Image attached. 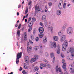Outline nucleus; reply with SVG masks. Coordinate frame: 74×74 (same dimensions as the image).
Instances as JSON below:
<instances>
[{
  "instance_id": "nucleus-56",
  "label": "nucleus",
  "mask_w": 74,
  "mask_h": 74,
  "mask_svg": "<svg viewBox=\"0 0 74 74\" xmlns=\"http://www.w3.org/2000/svg\"><path fill=\"white\" fill-rule=\"evenodd\" d=\"M67 59L68 60H70V57H69V56L67 57Z\"/></svg>"
},
{
  "instance_id": "nucleus-26",
  "label": "nucleus",
  "mask_w": 74,
  "mask_h": 74,
  "mask_svg": "<svg viewBox=\"0 0 74 74\" xmlns=\"http://www.w3.org/2000/svg\"><path fill=\"white\" fill-rule=\"evenodd\" d=\"M60 3H59V5H58V7L60 9H61L62 8V5H61Z\"/></svg>"
},
{
  "instance_id": "nucleus-61",
  "label": "nucleus",
  "mask_w": 74,
  "mask_h": 74,
  "mask_svg": "<svg viewBox=\"0 0 74 74\" xmlns=\"http://www.w3.org/2000/svg\"><path fill=\"white\" fill-rule=\"evenodd\" d=\"M15 27H18V24H16L15 25Z\"/></svg>"
},
{
  "instance_id": "nucleus-6",
  "label": "nucleus",
  "mask_w": 74,
  "mask_h": 74,
  "mask_svg": "<svg viewBox=\"0 0 74 74\" xmlns=\"http://www.w3.org/2000/svg\"><path fill=\"white\" fill-rule=\"evenodd\" d=\"M39 33L40 34L43 33L44 29L42 27H40L39 29Z\"/></svg>"
},
{
  "instance_id": "nucleus-57",
  "label": "nucleus",
  "mask_w": 74,
  "mask_h": 74,
  "mask_svg": "<svg viewBox=\"0 0 74 74\" xmlns=\"http://www.w3.org/2000/svg\"><path fill=\"white\" fill-rule=\"evenodd\" d=\"M53 60H54V61H53V63H54V62L55 60V57H54V58H53Z\"/></svg>"
},
{
  "instance_id": "nucleus-22",
  "label": "nucleus",
  "mask_w": 74,
  "mask_h": 74,
  "mask_svg": "<svg viewBox=\"0 0 74 74\" xmlns=\"http://www.w3.org/2000/svg\"><path fill=\"white\" fill-rule=\"evenodd\" d=\"M17 34L18 35V37L20 36V35H21V34L20 33V31L19 30H18L17 32Z\"/></svg>"
},
{
  "instance_id": "nucleus-10",
  "label": "nucleus",
  "mask_w": 74,
  "mask_h": 74,
  "mask_svg": "<svg viewBox=\"0 0 74 74\" xmlns=\"http://www.w3.org/2000/svg\"><path fill=\"white\" fill-rule=\"evenodd\" d=\"M56 70L57 72H58V71H59V72H61L62 71L60 68H58V66H57L56 67Z\"/></svg>"
},
{
  "instance_id": "nucleus-58",
  "label": "nucleus",
  "mask_w": 74,
  "mask_h": 74,
  "mask_svg": "<svg viewBox=\"0 0 74 74\" xmlns=\"http://www.w3.org/2000/svg\"><path fill=\"white\" fill-rule=\"evenodd\" d=\"M17 16H19V13L18 12L17 13Z\"/></svg>"
},
{
  "instance_id": "nucleus-63",
  "label": "nucleus",
  "mask_w": 74,
  "mask_h": 74,
  "mask_svg": "<svg viewBox=\"0 0 74 74\" xmlns=\"http://www.w3.org/2000/svg\"><path fill=\"white\" fill-rule=\"evenodd\" d=\"M19 20H18L17 22V24H18V23H19Z\"/></svg>"
},
{
  "instance_id": "nucleus-2",
  "label": "nucleus",
  "mask_w": 74,
  "mask_h": 74,
  "mask_svg": "<svg viewBox=\"0 0 74 74\" xmlns=\"http://www.w3.org/2000/svg\"><path fill=\"white\" fill-rule=\"evenodd\" d=\"M33 22L32 21H31L28 25V27L29 28L28 29V32L29 33L31 32V30H32V28H33Z\"/></svg>"
},
{
  "instance_id": "nucleus-18",
  "label": "nucleus",
  "mask_w": 74,
  "mask_h": 74,
  "mask_svg": "<svg viewBox=\"0 0 74 74\" xmlns=\"http://www.w3.org/2000/svg\"><path fill=\"white\" fill-rule=\"evenodd\" d=\"M57 14L58 15H60L61 14V11L59 10H58L57 11Z\"/></svg>"
},
{
  "instance_id": "nucleus-38",
  "label": "nucleus",
  "mask_w": 74,
  "mask_h": 74,
  "mask_svg": "<svg viewBox=\"0 0 74 74\" xmlns=\"http://www.w3.org/2000/svg\"><path fill=\"white\" fill-rule=\"evenodd\" d=\"M32 19L33 21L34 22H35V21H36V19L35 18H34V17Z\"/></svg>"
},
{
  "instance_id": "nucleus-41",
  "label": "nucleus",
  "mask_w": 74,
  "mask_h": 74,
  "mask_svg": "<svg viewBox=\"0 0 74 74\" xmlns=\"http://www.w3.org/2000/svg\"><path fill=\"white\" fill-rule=\"evenodd\" d=\"M45 55L46 57H48V53H45Z\"/></svg>"
},
{
  "instance_id": "nucleus-34",
  "label": "nucleus",
  "mask_w": 74,
  "mask_h": 74,
  "mask_svg": "<svg viewBox=\"0 0 74 74\" xmlns=\"http://www.w3.org/2000/svg\"><path fill=\"white\" fill-rule=\"evenodd\" d=\"M61 56L62 58H64V56L62 53L61 54Z\"/></svg>"
},
{
  "instance_id": "nucleus-47",
  "label": "nucleus",
  "mask_w": 74,
  "mask_h": 74,
  "mask_svg": "<svg viewBox=\"0 0 74 74\" xmlns=\"http://www.w3.org/2000/svg\"><path fill=\"white\" fill-rule=\"evenodd\" d=\"M29 42L31 44H33V42L31 40H29Z\"/></svg>"
},
{
  "instance_id": "nucleus-36",
  "label": "nucleus",
  "mask_w": 74,
  "mask_h": 74,
  "mask_svg": "<svg viewBox=\"0 0 74 74\" xmlns=\"http://www.w3.org/2000/svg\"><path fill=\"white\" fill-rule=\"evenodd\" d=\"M48 4L49 6H51V5H52V3L51 2H50L48 3Z\"/></svg>"
},
{
  "instance_id": "nucleus-5",
  "label": "nucleus",
  "mask_w": 74,
  "mask_h": 74,
  "mask_svg": "<svg viewBox=\"0 0 74 74\" xmlns=\"http://www.w3.org/2000/svg\"><path fill=\"white\" fill-rule=\"evenodd\" d=\"M69 51L71 53V56L72 57H74V49L70 48L69 49Z\"/></svg>"
},
{
  "instance_id": "nucleus-27",
  "label": "nucleus",
  "mask_w": 74,
  "mask_h": 74,
  "mask_svg": "<svg viewBox=\"0 0 74 74\" xmlns=\"http://www.w3.org/2000/svg\"><path fill=\"white\" fill-rule=\"evenodd\" d=\"M42 19L43 20H45L46 19V16L45 15L43 16L42 17Z\"/></svg>"
},
{
  "instance_id": "nucleus-60",
  "label": "nucleus",
  "mask_w": 74,
  "mask_h": 74,
  "mask_svg": "<svg viewBox=\"0 0 74 74\" xmlns=\"http://www.w3.org/2000/svg\"><path fill=\"white\" fill-rule=\"evenodd\" d=\"M44 61V62H46L47 63H48V61H47L46 60H45Z\"/></svg>"
},
{
  "instance_id": "nucleus-49",
  "label": "nucleus",
  "mask_w": 74,
  "mask_h": 74,
  "mask_svg": "<svg viewBox=\"0 0 74 74\" xmlns=\"http://www.w3.org/2000/svg\"><path fill=\"white\" fill-rule=\"evenodd\" d=\"M21 24H20L18 26V28L20 29V28H21Z\"/></svg>"
},
{
  "instance_id": "nucleus-15",
  "label": "nucleus",
  "mask_w": 74,
  "mask_h": 74,
  "mask_svg": "<svg viewBox=\"0 0 74 74\" xmlns=\"http://www.w3.org/2000/svg\"><path fill=\"white\" fill-rule=\"evenodd\" d=\"M65 40V36H64V35L62 37V38L60 39V41H61L62 42V41H64V40Z\"/></svg>"
},
{
  "instance_id": "nucleus-4",
  "label": "nucleus",
  "mask_w": 74,
  "mask_h": 74,
  "mask_svg": "<svg viewBox=\"0 0 74 74\" xmlns=\"http://www.w3.org/2000/svg\"><path fill=\"white\" fill-rule=\"evenodd\" d=\"M73 33V30L71 27H69L67 29V33L68 34H71Z\"/></svg>"
},
{
  "instance_id": "nucleus-13",
  "label": "nucleus",
  "mask_w": 74,
  "mask_h": 74,
  "mask_svg": "<svg viewBox=\"0 0 74 74\" xmlns=\"http://www.w3.org/2000/svg\"><path fill=\"white\" fill-rule=\"evenodd\" d=\"M53 38L54 41H58V40L59 39L58 37L56 36H54Z\"/></svg>"
},
{
  "instance_id": "nucleus-43",
  "label": "nucleus",
  "mask_w": 74,
  "mask_h": 74,
  "mask_svg": "<svg viewBox=\"0 0 74 74\" xmlns=\"http://www.w3.org/2000/svg\"><path fill=\"white\" fill-rule=\"evenodd\" d=\"M38 12H38V10H36L35 12V14H36L37 13H38Z\"/></svg>"
},
{
  "instance_id": "nucleus-46",
  "label": "nucleus",
  "mask_w": 74,
  "mask_h": 74,
  "mask_svg": "<svg viewBox=\"0 0 74 74\" xmlns=\"http://www.w3.org/2000/svg\"><path fill=\"white\" fill-rule=\"evenodd\" d=\"M36 32V30H34L33 31V34H35Z\"/></svg>"
},
{
  "instance_id": "nucleus-30",
  "label": "nucleus",
  "mask_w": 74,
  "mask_h": 74,
  "mask_svg": "<svg viewBox=\"0 0 74 74\" xmlns=\"http://www.w3.org/2000/svg\"><path fill=\"white\" fill-rule=\"evenodd\" d=\"M35 40L36 41H38V40H39V38H38V37H37L36 38Z\"/></svg>"
},
{
  "instance_id": "nucleus-48",
  "label": "nucleus",
  "mask_w": 74,
  "mask_h": 74,
  "mask_svg": "<svg viewBox=\"0 0 74 74\" xmlns=\"http://www.w3.org/2000/svg\"><path fill=\"white\" fill-rule=\"evenodd\" d=\"M58 34L59 36H60V35H61V32H59Z\"/></svg>"
},
{
  "instance_id": "nucleus-21",
  "label": "nucleus",
  "mask_w": 74,
  "mask_h": 74,
  "mask_svg": "<svg viewBox=\"0 0 74 74\" xmlns=\"http://www.w3.org/2000/svg\"><path fill=\"white\" fill-rule=\"evenodd\" d=\"M43 36H44V34L42 33H40V34H39V37L40 38H42Z\"/></svg>"
},
{
  "instance_id": "nucleus-24",
  "label": "nucleus",
  "mask_w": 74,
  "mask_h": 74,
  "mask_svg": "<svg viewBox=\"0 0 74 74\" xmlns=\"http://www.w3.org/2000/svg\"><path fill=\"white\" fill-rule=\"evenodd\" d=\"M34 49H35V51H37V49H38V46H36L34 47Z\"/></svg>"
},
{
  "instance_id": "nucleus-35",
  "label": "nucleus",
  "mask_w": 74,
  "mask_h": 74,
  "mask_svg": "<svg viewBox=\"0 0 74 74\" xmlns=\"http://www.w3.org/2000/svg\"><path fill=\"white\" fill-rule=\"evenodd\" d=\"M50 28V27H49L48 29H50L51 32H52V30H53V28L52 27H51Z\"/></svg>"
},
{
  "instance_id": "nucleus-40",
  "label": "nucleus",
  "mask_w": 74,
  "mask_h": 74,
  "mask_svg": "<svg viewBox=\"0 0 74 74\" xmlns=\"http://www.w3.org/2000/svg\"><path fill=\"white\" fill-rule=\"evenodd\" d=\"M40 26H44V25H43V24L41 23V22H40Z\"/></svg>"
},
{
  "instance_id": "nucleus-39",
  "label": "nucleus",
  "mask_w": 74,
  "mask_h": 74,
  "mask_svg": "<svg viewBox=\"0 0 74 74\" xmlns=\"http://www.w3.org/2000/svg\"><path fill=\"white\" fill-rule=\"evenodd\" d=\"M32 19V18L31 17H30L28 19V22L29 23V22L31 21V20Z\"/></svg>"
},
{
  "instance_id": "nucleus-33",
  "label": "nucleus",
  "mask_w": 74,
  "mask_h": 74,
  "mask_svg": "<svg viewBox=\"0 0 74 74\" xmlns=\"http://www.w3.org/2000/svg\"><path fill=\"white\" fill-rule=\"evenodd\" d=\"M32 40H33L34 39V38H33V35H31L30 36Z\"/></svg>"
},
{
  "instance_id": "nucleus-32",
  "label": "nucleus",
  "mask_w": 74,
  "mask_h": 74,
  "mask_svg": "<svg viewBox=\"0 0 74 74\" xmlns=\"http://www.w3.org/2000/svg\"><path fill=\"white\" fill-rule=\"evenodd\" d=\"M53 56H54V53H52L51 54V57L52 58V57H53Z\"/></svg>"
},
{
  "instance_id": "nucleus-52",
  "label": "nucleus",
  "mask_w": 74,
  "mask_h": 74,
  "mask_svg": "<svg viewBox=\"0 0 74 74\" xmlns=\"http://www.w3.org/2000/svg\"><path fill=\"white\" fill-rule=\"evenodd\" d=\"M29 15V14H27L25 16V18H27Z\"/></svg>"
},
{
  "instance_id": "nucleus-12",
  "label": "nucleus",
  "mask_w": 74,
  "mask_h": 74,
  "mask_svg": "<svg viewBox=\"0 0 74 74\" xmlns=\"http://www.w3.org/2000/svg\"><path fill=\"white\" fill-rule=\"evenodd\" d=\"M24 36V39L25 41H26L27 40V35L26 34V33L25 32Z\"/></svg>"
},
{
  "instance_id": "nucleus-42",
  "label": "nucleus",
  "mask_w": 74,
  "mask_h": 74,
  "mask_svg": "<svg viewBox=\"0 0 74 74\" xmlns=\"http://www.w3.org/2000/svg\"><path fill=\"white\" fill-rule=\"evenodd\" d=\"M66 3H64V4L63 5V7L64 8H65L66 7Z\"/></svg>"
},
{
  "instance_id": "nucleus-31",
  "label": "nucleus",
  "mask_w": 74,
  "mask_h": 74,
  "mask_svg": "<svg viewBox=\"0 0 74 74\" xmlns=\"http://www.w3.org/2000/svg\"><path fill=\"white\" fill-rule=\"evenodd\" d=\"M46 66H47V67H48L49 68L51 67V65H49V64L47 63L46 64Z\"/></svg>"
},
{
  "instance_id": "nucleus-17",
  "label": "nucleus",
  "mask_w": 74,
  "mask_h": 74,
  "mask_svg": "<svg viewBox=\"0 0 74 74\" xmlns=\"http://www.w3.org/2000/svg\"><path fill=\"white\" fill-rule=\"evenodd\" d=\"M39 70V68L37 67H35L34 69V71H37Z\"/></svg>"
},
{
  "instance_id": "nucleus-64",
  "label": "nucleus",
  "mask_w": 74,
  "mask_h": 74,
  "mask_svg": "<svg viewBox=\"0 0 74 74\" xmlns=\"http://www.w3.org/2000/svg\"><path fill=\"white\" fill-rule=\"evenodd\" d=\"M25 22H27V20L26 19H25Z\"/></svg>"
},
{
  "instance_id": "nucleus-19",
  "label": "nucleus",
  "mask_w": 74,
  "mask_h": 74,
  "mask_svg": "<svg viewBox=\"0 0 74 74\" xmlns=\"http://www.w3.org/2000/svg\"><path fill=\"white\" fill-rule=\"evenodd\" d=\"M47 37H45L44 38V40H43V43H45V42H47Z\"/></svg>"
},
{
  "instance_id": "nucleus-37",
  "label": "nucleus",
  "mask_w": 74,
  "mask_h": 74,
  "mask_svg": "<svg viewBox=\"0 0 74 74\" xmlns=\"http://www.w3.org/2000/svg\"><path fill=\"white\" fill-rule=\"evenodd\" d=\"M59 4H63V1L62 0H60V1Z\"/></svg>"
},
{
  "instance_id": "nucleus-7",
  "label": "nucleus",
  "mask_w": 74,
  "mask_h": 74,
  "mask_svg": "<svg viewBox=\"0 0 74 74\" xmlns=\"http://www.w3.org/2000/svg\"><path fill=\"white\" fill-rule=\"evenodd\" d=\"M22 57V52L18 53L17 55V58L20 59Z\"/></svg>"
},
{
  "instance_id": "nucleus-8",
  "label": "nucleus",
  "mask_w": 74,
  "mask_h": 74,
  "mask_svg": "<svg viewBox=\"0 0 74 74\" xmlns=\"http://www.w3.org/2000/svg\"><path fill=\"white\" fill-rule=\"evenodd\" d=\"M58 50L57 51V54H59L60 53V48L59 46V45H58L57 46Z\"/></svg>"
},
{
  "instance_id": "nucleus-14",
  "label": "nucleus",
  "mask_w": 74,
  "mask_h": 74,
  "mask_svg": "<svg viewBox=\"0 0 74 74\" xmlns=\"http://www.w3.org/2000/svg\"><path fill=\"white\" fill-rule=\"evenodd\" d=\"M40 65L41 66H42L43 67H47V63H41L40 64Z\"/></svg>"
},
{
  "instance_id": "nucleus-11",
  "label": "nucleus",
  "mask_w": 74,
  "mask_h": 74,
  "mask_svg": "<svg viewBox=\"0 0 74 74\" xmlns=\"http://www.w3.org/2000/svg\"><path fill=\"white\" fill-rule=\"evenodd\" d=\"M25 62L27 63H28L29 62V57L27 56H26L25 57Z\"/></svg>"
},
{
  "instance_id": "nucleus-9",
  "label": "nucleus",
  "mask_w": 74,
  "mask_h": 74,
  "mask_svg": "<svg viewBox=\"0 0 74 74\" xmlns=\"http://www.w3.org/2000/svg\"><path fill=\"white\" fill-rule=\"evenodd\" d=\"M63 69H64V71H66L67 69H66V63H64L63 64V65L62 66Z\"/></svg>"
},
{
  "instance_id": "nucleus-3",
  "label": "nucleus",
  "mask_w": 74,
  "mask_h": 74,
  "mask_svg": "<svg viewBox=\"0 0 74 74\" xmlns=\"http://www.w3.org/2000/svg\"><path fill=\"white\" fill-rule=\"evenodd\" d=\"M38 58V56H34L33 58H32L30 61L31 63H33L36 62Z\"/></svg>"
},
{
  "instance_id": "nucleus-51",
  "label": "nucleus",
  "mask_w": 74,
  "mask_h": 74,
  "mask_svg": "<svg viewBox=\"0 0 74 74\" xmlns=\"http://www.w3.org/2000/svg\"><path fill=\"white\" fill-rule=\"evenodd\" d=\"M22 73L23 74H26V72L25 71H23Z\"/></svg>"
},
{
  "instance_id": "nucleus-29",
  "label": "nucleus",
  "mask_w": 74,
  "mask_h": 74,
  "mask_svg": "<svg viewBox=\"0 0 74 74\" xmlns=\"http://www.w3.org/2000/svg\"><path fill=\"white\" fill-rule=\"evenodd\" d=\"M24 68L26 69H28V66H27V65H25L24 66Z\"/></svg>"
},
{
  "instance_id": "nucleus-53",
  "label": "nucleus",
  "mask_w": 74,
  "mask_h": 74,
  "mask_svg": "<svg viewBox=\"0 0 74 74\" xmlns=\"http://www.w3.org/2000/svg\"><path fill=\"white\" fill-rule=\"evenodd\" d=\"M22 69H22V68H21V67H20V69H19L20 71H22Z\"/></svg>"
},
{
  "instance_id": "nucleus-54",
  "label": "nucleus",
  "mask_w": 74,
  "mask_h": 74,
  "mask_svg": "<svg viewBox=\"0 0 74 74\" xmlns=\"http://www.w3.org/2000/svg\"><path fill=\"white\" fill-rule=\"evenodd\" d=\"M65 62V60L64 59H63L62 60V63H64Z\"/></svg>"
},
{
  "instance_id": "nucleus-55",
  "label": "nucleus",
  "mask_w": 74,
  "mask_h": 74,
  "mask_svg": "<svg viewBox=\"0 0 74 74\" xmlns=\"http://www.w3.org/2000/svg\"><path fill=\"white\" fill-rule=\"evenodd\" d=\"M36 74H40V72L39 71L37 72Z\"/></svg>"
},
{
  "instance_id": "nucleus-1",
  "label": "nucleus",
  "mask_w": 74,
  "mask_h": 74,
  "mask_svg": "<svg viewBox=\"0 0 74 74\" xmlns=\"http://www.w3.org/2000/svg\"><path fill=\"white\" fill-rule=\"evenodd\" d=\"M67 47H68V43L67 40H65L64 41V44H63L62 46V49L63 51H65L66 48H67Z\"/></svg>"
},
{
  "instance_id": "nucleus-45",
  "label": "nucleus",
  "mask_w": 74,
  "mask_h": 74,
  "mask_svg": "<svg viewBox=\"0 0 74 74\" xmlns=\"http://www.w3.org/2000/svg\"><path fill=\"white\" fill-rule=\"evenodd\" d=\"M26 10H25V11L27 12H28V11H29V10H28V8H27V7H26Z\"/></svg>"
},
{
  "instance_id": "nucleus-25",
  "label": "nucleus",
  "mask_w": 74,
  "mask_h": 74,
  "mask_svg": "<svg viewBox=\"0 0 74 74\" xmlns=\"http://www.w3.org/2000/svg\"><path fill=\"white\" fill-rule=\"evenodd\" d=\"M39 6H37V5H36L35 8V10H38L39 9Z\"/></svg>"
},
{
  "instance_id": "nucleus-44",
  "label": "nucleus",
  "mask_w": 74,
  "mask_h": 74,
  "mask_svg": "<svg viewBox=\"0 0 74 74\" xmlns=\"http://www.w3.org/2000/svg\"><path fill=\"white\" fill-rule=\"evenodd\" d=\"M73 69H72V70H72L71 71V73H74V68H73Z\"/></svg>"
},
{
  "instance_id": "nucleus-62",
  "label": "nucleus",
  "mask_w": 74,
  "mask_h": 74,
  "mask_svg": "<svg viewBox=\"0 0 74 74\" xmlns=\"http://www.w3.org/2000/svg\"><path fill=\"white\" fill-rule=\"evenodd\" d=\"M25 16H24L23 18V21L25 20Z\"/></svg>"
},
{
  "instance_id": "nucleus-50",
  "label": "nucleus",
  "mask_w": 74,
  "mask_h": 74,
  "mask_svg": "<svg viewBox=\"0 0 74 74\" xmlns=\"http://www.w3.org/2000/svg\"><path fill=\"white\" fill-rule=\"evenodd\" d=\"M31 3H32V1H30L28 3V5H30V4H31Z\"/></svg>"
},
{
  "instance_id": "nucleus-59",
  "label": "nucleus",
  "mask_w": 74,
  "mask_h": 74,
  "mask_svg": "<svg viewBox=\"0 0 74 74\" xmlns=\"http://www.w3.org/2000/svg\"><path fill=\"white\" fill-rule=\"evenodd\" d=\"M13 72H11L10 73H8V74H13Z\"/></svg>"
},
{
  "instance_id": "nucleus-23",
  "label": "nucleus",
  "mask_w": 74,
  "mask_h": 74,
  "mask_svg": "<svg viewBox=\"0 0 74 74\" xmlns=\"http://www.w3.org/2000/svg\"><path fill=\"white\" fill-rule=\"evenodd\" d=\"M19 58H16V63L18 64H19Z\"/></svg>"
},
{
  "instance_id": "nucleus-16",
  "label": "nucleus",
  "mask_w": 74,
  "mask_h": 74,
  "mask_svg": "<svg viewBox=\"0 0 74 74\" xmlns=\"http://www.w3.org/2000/svg\"><path fill=\"white\" fill-rule=\"evenodd\" d=\"M74 68V66H72L71 65H69V69L71 70L72 69H73Z\"/></svg>"
},
{
  "instance_id": "nucleus-28",
  "label": "nucleus",
  "mask_w": 74,
  "mask_h": 74,
  "mask_svg": "<svg viewBox=\"0 0 74 74\" xmlns=\"http://www.w3.org/2000/svg\"><path fill=\"white\" fill-rule=\"evenodd\" d=\"M44 24L46 26H47V25H48V23L47 22V21H45L44 23Z\"/></svg>"
},
{
  "instance_id": "nucleus-20",
  "label": "nucleus",
  "mask_w": 74,
  "mask_h": 74,
  "mask_svg": "<svg viewBox=\"0 0 74 74\" xmlns=\"http://www.w3.org/2000/svg\"><path fill=\"white\" fill-rule=\"evenodd\" d=\"M53 47H54V48L56 47V42H54L53 43Z\"/></svg>"
}]
</instances>
